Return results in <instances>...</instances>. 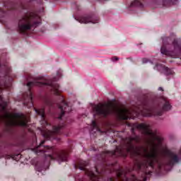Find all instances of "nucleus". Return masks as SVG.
Masks as SVG:
<instances>
[{
    "mask_svg": "<svg viewBox=\"0 0 181 181\" xmlns=\"http://www.w3.org/2000/svg\"><path fill=\"white\" fill-rule=\"evenodd\" d=\"M39 147H40V146H38L37 148H39Z\"/></svg>",
    "mask_w": 181,
    "mask_h": 181,
    "instance_id": "obj_29",
    "label": "nucleus"
},
{
    "mask_svg": "<svg viewBox=\"0 0 181 181\" xmlns=\"http://www.w3.org/2000/svg\"><path fill=\"white\" fill-rule=\"evenodd\" d=\"M44 84L49 85V83H44Z\"/></svg>",
    "mask_w": 181,
    "mask_h": 181,
    "instance_id": "obj_28",
    "label": "nucleus"
},
{
    "mask_svg": "<svg viewBox=\"0 0 181 181\" xmlns=\"http://www.w3.org/2000/svg\"><path fill=\"white\" fill-rule=\"evenodd\" d=\"M21 154H16V155H14V156H10V158H11V159H13V160H19L21 159Z\"/></svg>",
    "mask_w": 181,
    "mask_h": 181,
    "instance_id": "obj_10",
    "label": "nucleus"
},
{
    "mask_svg": "<svg viewBox=\"0 0 181 181\" xmlns=\"http://www.w3.org/2000/svg\"><path fill=\"white\" fill-rule=\"evenodd\" d=\"M61 128H62V126L55 127L53 129V132L57 133V132L60 130Z\"/></svg>",
    "mask_w": 181,
    "mask_h": 181,
    "instance_id": "obj_12",
    "label": "nucleus"
},
{
    "mask_svg": "<svg viewBox=\"0 0 181 181\" xmlns=\"http://www.w3.org/2000/svg\"><path fill=\"white\" fill-rule=\"evenodd\" d=\"M140 127L144 129L146 135H148L149 140L148 146L146 147H135L132 144H129L127 146V152L132 155H143L148 159V162L152 166L153 162H156L158 155H165L171 158L173 162H179L177 156L171 153L166 147L160 146L162 144V137L156 133H153L149 127L146 124H141Z\"/></svg>",
    "mask_w": 181,
    "mask_h": 181,
    "instance_id": "obj_1",
    "label": "nucleus"
},
{
    "mask_svg": "<svg viewBox=\"0 0 181 181\" xmlns=\"http://www.w3.org/2000/svg\"><path fill=\"white\" fill-rule=\"evenodd\" d=\"M139 181H146V178H144L143 180H139Z\"/></svg>",
    "mask_w": 181,
    "mask_h": 181,
    "instance_id": "obj_23",
    "label": "nucleus"
},
{
    "mask_svg": "<svg viewBox=\"0 0 181 181\" xmlns=\"http://www.w3.org/2000/svg\"><path fill=\"white\" fill-rule=\"evenodd\" d=\"M59 109L61 110V115L59 117V119H62V117L64 115V110H63V107H59Z\"/></svg>",
    "mask_w": 181,
    "mask_h": 181,
    "instance_id": "obj_13",
    "label": "nucleus"
},
{
    "mask_svg": "<svg viewBox=\"0 0 181 181\" xmlns=\"http://www.w3.org/2000/svg\"><path fill=\"white\" fill-rule=\"evenodd\" d=\"M45 142V141H41L40 144V146H42V145H43V144Z\"/></svg>",
    "mask_w": 181,
    "mask_h": 181,
    "instance_id": "obj_18",
    "label": "nucleus"
},
{
    "mask_svg": "<svg viewBox=\"0 0 181 181\" xmlns=\"http://www.w3.org/2000/svg\"><path fill=\"white\" fill-rule=\"evenodd\" d=\"M79 169H80L81 170H83V168H80Z\"/></svg>",
    "mask_w": 181,
    "mask_h": 181,
    "instance_id": "obj_26",
    "label": "nucleus"
},
{
    "mask_svg": "<svg viewBox=\"0 0 181 181\" xmlns=\"http://www.w3.org/2000/svg\"><path fill=\"white\" fill-rule=\"evenodd\" d=\"M65 107H67V105H65Z\"/></svg>",
    "mask_w": 181,
    "mask_h": 181,
    "instance_id": "obj_30",
    "label": "nucleus"
},
{
    "mask_svg": "<svg viewBox=\"0 0 181 181\" xmlns=\"http://www.w3.org/2000/svg\"><path fill=\"white\" fill-rule=\"evenodd\" d=\"M6 102L0 98V112H3L0 115L2 119H4L7 125H20V127H26V117L22 113H9L6 109Z\"/></svg>",
    "mask_w": 181,
    "mask_h": 181,
    "instance_id": "obj_2",
    "label": "nucleus"
},
{
    "mask_svg": "<svg viewBox=\"0 0 181 181\" xmlns=\"http://www.w3.org/2000/svg\"><path fill=\"white\" fill-rule=\"evenodd\" d=\"M35 112L38 115H40L41 118H43L45 117V110L43 109H40L39 110H35Z\"/></svg>",
    "mask_w": 181,
    "mask_h": 181,
    "instance_id": "obj_8",
    "label": "nucleus"
},
{
    "mask_svg": "<svg viewBox=\"0 0 181 181\" xmlns=\"http://www.w3.org/2000/svg\"><path fill=\"white\" fill-rule=\"evenodd\" d=\"M169 74H173V72H170V73L166 74L167 76H169Z\"/></svg>",
    "mask_w": 181,
    "mask_h": 181,
    "instance_id": "obj_21",
    "label": "nucleus"
},
{
    "mask_svg": "<svg viewBox=\"0 0 181 181\" xmlns=\"http://www.w3.org/2000/svg\"><path fill=\"white\" fill-rule=\"evenodd\" d=\"M47 158L51 160L56 159L59 163H62V162H64V160H66V158L63 155L59 154L57 153L48 155Z\"/></svg>",
    "mask_w": 181,
    "mask_h": 181,
    "instance_id": "obj_5",
    "label": "nucleus"
},
{
    "mask_svg": "<svg viewBox=\"0 0 181 181\" xmlns=\"http://www.w3.org/2000/svg\"><path fill=\"white\" fill-rule=\"evenodd\" d=\"M43 136H44L45 138H49V136H50V131L47 132L43 135Z\"/></svg>",
    "mask_w": 181,
    "mask_h": 181,
    "instance_id": "obj_16",
    "label": "nucleus"
},
{
    "mask_svg": "<svg viewBox=\"0 0 181 181\" xmlns=\"http://www.w3.org/2000/svg\"><path fill=\"white\" fill-rule=\"evenodd\" d=\"M88 175L90 176V177H91L92 180L94 181V177L95 176V175L94 174V173H93V172H89V173H88Z\"/></svg>",
    "mask_w": 181,
    "mask_h": 181,
    "instance_id": "obj_15",
    "label": "nucleus"
},
{
    "mask_svg": "<svg viewBox=\"0 0 181 181\" xmlns=\"http://www.w3.org/2000/svg\"><path fill=\"white\" fill-rule=\"evenodd\" d=\"M115 60H118V58H117V57H116V58H115Z\"/></svg>",
    "mask_w": 181,
    "mask_h": 181,
    "instance_id": "obj_27",
    "label": "nucleus"
},
{
    "mask_svg": "<svg viewBox=\"0 0 181 181\" xmlns=\"http://www.w3.org/2000/svg\"><path fill=\"white\" fill-rule=\"evenodd\" d=\"M30 86H33V82H29V83H28V87H30Z\"/></svg>",
    "mask_w": 181,
    "mask_h": 181,
    "instance_id": "obj_17",
    "label": "nucleus"
},
{
    "mask_svg": "<svg viewBox=\"0 0 181 181\" xmlns=\"http://www.w3.org/2000/svg\"><path fill=\"white\" fill-rule=\"evenodd\" d=\"M179 50V45L176 43V41L173 42V48L170 50H168L165 47H162L160 52L162 54H166L167 56H173V54H177Z\"/></svg>",
    "mask_w": 181,
    "mask_h": 181,
    "instance_id": "obj_4",
    "label": "nucleus"
},
{
    "mask_svg": "<svg viewBox=\"0 0 181 181\" xmlns=\"http://www.w3.org/2000/svg\"><path fill=\"white\" fill-rule=\"evenodd\" d=\"M94 110L97 114L102 115H107L112 112H117L120 119H128L129 118V111L125 108H116L111 103H107L104 105H97L95 106Z\"/></svg>",
    "mask_w": 181,
    "mask_h": 181,
    "instance_id": "obj_3",
    "label": "nucleus"
},
{
    "mask_svg": "<svg viewBox=\"0 0 181 181\" xmlns=\"http://www.w3.org/2000/svg\"><path fill=\"white\" fill-rule=\"evenodd\" d=\"M138 4H139V1L134 0L133 3H132L131 6H138Z\"/></svg>",
    "mask_w": 181,
    "mask_h": 181,
    "instance_id": "obj_14",
    "label": "nucleus"
},
{
    "mask_svg": "<svg viewBox=\"0 0 181 181\" xmlns=\"http://www.w3.org/2000/svg\"><path fill=\"white\" fill-rule=\"evenodd\" d=\"M33 151L37 153V151H36V148L33 149Z\"/></svg>",
    "mask_w": 181,
    "mask_h": 181,
    "instance_id": "obj_25",
    "label": "nucleus"
},
{
    "mask_svg": "<svg viewBox=\"0 0 181 181\" xmlns=\"http://www.w3.org/2000/svg\"><path fill=\"white\" fill-rule=\"evenodd\" d=\"M19 28L21 30H27L30 29V24L29 23V19L23 18L19 22Z\"/></svg>",
    "mask_w": 181,
    "mask_h": 181,
    "instance_id": "obj_6",
    "label": "nucleus"
},
{
    "mask_svg": "<svg viewBox=\"0 0 181 181\" xmlns=\"http://www.w3.org/2000/svg\"><path fill=\"white\" fill-rule=\"evenodd\" d=\"M53 90L55 94H57L59 93V85H55L54 86H53Z\"/></svg>",
    "mask_w": 181,
    "mask_h": 181,
    "instance_id": "obj_11",
    "label": "nucleus"
},
{
    "mask_svg": "<svg viewBox=\"0 0 181 181\" xmlns=\"http://www.w3.org/2000/svg\"><path fill=\"white\" fill-rule=\"evenodd\" d=\"M148 62V60L146 59H143V63H147Z\"/></svg>",
    "mask_w": 181,
    "mask_h": 181,
    "instance_id": "obj_20",
    "label": "nucleus"
},
{
    "mask_svg": "<svg viewBox=\"0 0 181 181\" xmlns=\"http://www.w3.org/2000/svg\"><path fill=\"white\" fill-rule=\"evenodd\" d=\"M156 67H158V65H156V66L154 67V70H158V69H157Z\"/></svg>",
    "mask_w": 181,
    "mask_h": 181,
    "instance_id": "obj_22",
    "label": "nucleus"
},
{
    "mask_svg": "<svg viewBox=\"0 0 181 181\" xmlns=\"http://www.w3.org/2000/svg\"><path fill=\"white\" fill-rule=\"evenodd\" d=\"M170 108H172V106L170 105V104H169L168 102H166L163 106V110L165 111H169V110H170Z\"/></svg>",
    "mask_w": 181,
    "mask_h": 181,
    "instance_id": "obj_9",
    "label": "nucleus"
},
{
    "mask_svg": "<svg viewBox=\"0 0 181 181\" xmlns=\"http://www.w3.org/2000/svg\"><path fill=\"white\" fill-rule=\"evenodd\" d=\"M80 23H95L92 22L91 18L90 17H83L79 20Z\"/></svg>",
    "mask_w": 181,
    "mask_h": 181,
    "instance_id": "obj_7",
    "label": "nucleus"
},
{
    "mask_svg": "<svg viewBox=\"0 0 181 181\" xmlns=\"http://www.w3.org/2000/svg\"><path fill=\"white\" fill-rule=\"evenodd\" d=\"M92 125H93V127H95V122L93 121L92 122Z\"/></svg>",
    "mask_w": 181,
    "mask_h": 181,
    "instance_id": "obj_19",
    "label": "nucleus"
},
{
    "mask_svg": "<svg viewBox=\"0 0 181 181\" xmlns=\"http://www.w3.org/2000/svg\"><path fill=\"white\" fill-rule=\"evenodd\" d=\"M158 90H163L162 88H158Z\"/></svg>",
    "mask_w": 181,
    "mask_h": 181,
    "instance_id": "obj_24",
    "label": "nucleus"
}]
</instances>
